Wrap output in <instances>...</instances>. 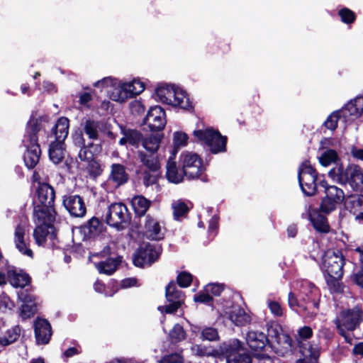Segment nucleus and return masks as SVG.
<instances>
[{
  "instance_id": "41",
  "label": "nucleus",
  "mask_w": 363,
  "mask_h": 363,
  "mask_svg": "<svg viewBox=\"0 0 363 363\" xmlns=\"http://www.w3.org/2000/svg\"><path fill=\"white\" fill-rule=\"evenodd\" d=\"M21 328L15 325L8 329L4 335H0V345L6 346L16 342L21 335Z\"/></svg>"
},
{
  "instance_id": "1",
  "label": "nucleus",
  "mask_w": 363,
  "mask_h": 363,
  "mask_svg": "<svg viewBox=\"0 0 363 363\" xmlns=\"http://www.w3.org/2000/svg\"><path fill=\"white\" fill-rule=\"evenodd\" d=\"M40 123L37 119H30L27 124L22 143L26 148L23 160L26 167L32 169L38 163L41 150L38 143V133L40 130Z\"/></svg>"
},
{
  "instance_id": "43",
  "label": "nucleus",
  "mask_w": 363,
  "mask_h": 363,
  "mask_svg": "<svg viewBox=\"0 0 363 363\" xmlns=\"http://www.w3.org/2000/svg\"><path fill=\"white\" fill-rule=\"evenodd\" d=\"M126 94L128 98H132L136 95L140 94L145 89V85L143 82L139 79H133L129 82H124Z\"/></svg>"
},
{
  "instance_id": "54",
  "label": "nucleus",
  "mask_w": 363,
  "mask_h": 363,
  "mask_svg": "<svg viewBox=\"0 0 363 363\" xmlns=\"http://www.w3.org/2000/svg\"><path fill=\"white\" fill-rule=\"evenodd\" d=\"M267 306L274 316L281 317L284 315V308L278 301L268 300Z\"/></svg>"
},
{
  "instance_id": "20",
  "label": "nucleus",
  "mask_w": 363,
  "mask_h": 363,
  "mask_svg": "<svg viewBox=\"0 0 363 363\" xmlns=\"http://www.w3.org/2000/svg\"><path fill=\"white\" fill-rule=\"evenodd\" d=\"M38 220V225L35 228L33 238L35 243L39 245H43L48 239L53 240L56 238L55 227L51 224L52 221Z\"/></svg>"
},
{
  "instance_id": "64",
  "label": "nucleus",
  "mask_w": 363,
  "mask_h": 363,
  "mask_svg": "<svg viewBox=\"0 0 363 363\" xmlns=\"http://www.w3.org/2000/svg\"><path fill=\"white\" fill-rule=\"evenodd\" d=\"M352 280L363 288V267L352 274Z\"/></svg>"
},
{
  "instance_id": "58",
  "label": "nucleus",
  "mask_w": 363,
  "mask_h": 363,
  "mask_svg": "<svg viewBox=\"0 0 363 363\" xmlns=\"http://www.w3.org/2000/svg\"><path fill=\"white\" fill-rule=\"evenodd\" d=\"M188 136L183 132H176L174 134V149L185 146L187 144Z\"/></svg>"
},
{
  "instance_id": "23",
  "label": "nucleus",
  "mask_w": 363,
  "mask_h": 363,
  "mask_svg": "<svg viewBox=\"0 0 363 363\" xmlns=\"http://www.w3.org/2000/svg\"><path fill=\"white\" fill-rule=\"evenodd\" d=\"M313 336V330L309 326H303L297 330L296 340L301 353L309 354V351L319 348L318 345L313 346L308 340Z\"/></svg>"
},
{
  "instance_id": "42",
  "label": "nucleus",
  "mask_w": 363,
  "mask_h": 363,
  "mask_svg": "<svg viewBox=\"0 0 363 363\" xmlns=\"http://www.w3.org/2000/svg\"><path fill=\"white\" fill-rule=\"evenodd\" d=\"M174 100L176 101L172 102V106H179L183 109H188L191 107V101L186 95V93L179 87L176 88Z\"/></svg>"
},
{
  "instance_id": "11",
  "label": "nucleus",
  "mask_w": 363,
  "mask_h": 363,
  "mask_svg": "<svg viewBox=\"0 0 363 363\" xmlns=\"http://www.w3.org/2000/svg\"><path fill=\"white\" fill-rule=\"evenodd\" d=\"M162 248L159 245L147 244L140 247L135 253L133 263L135 266L145 267L150 266L160 257Z\"/></svg>"
},
{
  "instance_id": "57",
  "label": "nucleus",
  "mask_w": 363,
  "mask_h": 363,
  "mask_svg": "<svg viewBox=\"0 0 363 363\" xmlns=\"http://www.w3.org/2000/svg\"><path fill=\"white\" fill-rule=\"evenodd\" d=\"M184 357L180 353L176 352L163 357L158 363H183Z\"/></svg>"
},
{
  "instance_id": "7",
  "label": "nucleus",
  "mask_w": 363,
  "mask_h": 363,
  "mask_svg": "<svg viewBox=\"0 0 363 363\" xmlns=\"http://www.w3.org/2000/svg\"><path fill=\"white\" fill-rule=\"evenodd\" d=\"M194 135L207 145L214 154L225 151L227 138L217 130L211 128L198 130L194 132Z\"/></svg>"
},
{
  "instance_id": "48",
  "label": "nucleus",
  "mask_w": 363,
  "mask_h": 363,
  "mask_svg": "<svg viewBox=\"0 0 363 363\" xmlns=\"http://www.w3.org/2000/svg\"><path fill=\"white\" fill-rule=\"evenodd\" d=\"M342 118L344 119L342 109L333 112L325 121V127L331 130H334L337 127L338 121Z\"/></svg>"
},
{
  "instance_id": "59",
  "label": "nucleus",
  "mask_w": 363,
  "mask_h": 363,
  "mask_svg": "<svg viewBox=\"0 0 363 363\" xmlns=\"http://www.w3.org/2000/svg\"><path fill=\"white\" fill-rule=\"evenodd\" d=\"M102 225L100 220L96 218H92L89 220L88 223L89 231L92 235H96L101 232Z\"/></svg>"
},
{
  "instance_id": "37",
  "label": "nucleus",
  "mask_w": 363,
  "mask_h": 363,
  "mask_svg": "<svg viewBox=\"0 0 363 363\" xmlns=\"http://www.w3.org/2000/svg\"><path fill=\"white\" fill-rule=\"evenodd\" d=\"M9 281L15 287H24L30 283L29 276L24 272H17L15 270L8 272Z\"/></svg>"
},
{
  "instance_id": "32",
  "label": "nucleus",
  "mask_w": 363,
  "mask_h": 363,
  "mask_svg": "<svg viewBox=\"0 0 363 363\" xmlns=\"http://www.w3.org/2000/svg\"><path fill=\"white\" fill-rule=\"evenodd\" d=\"M65 154V143L60 141L52 142L49 148V157L54 164L60 163Z\"/></svg>"
},
{
  "instance_id": "13",
  "label": "nucleus",
  "mask_w": 363,
  "mask_h": 363,
  "mask_svg": "<svg viewBox=\"0 0 363 363\" xmlns=\"http://www.w3.org/2000/svg\"><path fill=\"white\" fill-rule=\"evenodd\" d=\"M180 161L184 174L189 179L197 178L203 170L201 159L197 154L189 152H183L181 155Z\"/></svg>"
},
{
  "instance_id": "34",
  "label": "nucleus",
  "mask_w": 363,
  "mask_h": 363,
  "mask_svg": "<svg viewBox=\"0 0 363 363\" xmlns=\"http://www.w3.org/2000/svg\"><path fill=\"white\" fill-rule=\"evenodd\" d=\"M171 208L174 219L176 220H181L186 218L190 209L188 203L182 199L173 201Z\"/></svg>"
},
{
  "instance_id": "8",
  "label": "nucleus",
  "mask_w": 363,
  "mask_h": 363,
  "mask_svg": "<svg viewBox=\"0 0 363 363\" xmlns=\"http://www.w3.org/2000/svg\"><path fill=\"white\" fill-rule=\"evenodd\" d=\"M345 259L339 250H328L323 257V269L327 275L342 277Z\"/></svg>"
},
{
  "instance_id": "26",
  "label": "nucleus",
  "mask_w": 363,
  "mask_h": 363,
  "mask_svg": "<svg viewBox=\"0 0 363 363\" xmlns=\"http://www.w3.org/2000/svg\"><path fill=\"white\" fill-rule=\"evenodd\" d=\"M362 113H363V96L357 97L342 108V116L345 121H349L350 117L357 118Z\"/></svg>"
},
{
  "instance_id": "61",
  "label": "nucleus",
  "mask_w": 363,
  "mask_h": 363,
  "mask_svg": "<svg viewBox=\"0 0 363 363\" xmlns=\"http://www.w3.org/2000/svg\"><path fill=\"white\" fill-rule=\"evenodd\" d=\"M341 20L345 23H350L354 20V13L348 9H343L339 11Z\"/></svg>"
},
{
  "instance_id": "28",
  "label": "nucleus",
  "mask_w": 363,
  "mask_h": 363,
  "mask_svg": "<svg viewBox=\"0 0 363 363\" xmlns=\"http://www.w3.org/2000/svg\"><path fill=\"white\" fill-rule=\"evenodd\" d=\"M310 208L311 207L309 206L308 217L313 228L320 233H328L330 230V226L326 217L315 210L311 211Z\"/></svg>"
},
{
  "instance_id": "18",
  "label": "nucleus",
  "mask_w": 363,
  "mask_h": 363,
  "mask_svg": "<svg viewBox=\"0 0 363 363\" xmlns=\"http://www.w3.org/2000/svg\"><path fill=\"white\" fill-rule=\"evenodd\" d=\"M267 337L274 339L277 345L285 351L291 350V338L282 332L281 327L274 321H269L266 324Z\"/></svg>"
},
{
  "instance_id": "25",
  "label": "nucleus",
  "mask_w": 363,
  "mask_h": 363,
  "mask_svg": "<svg viewBox=\"0 0 363 363\" xmlns=\"http://www.w3.org/2000/svg\"><path fill=\"white\" fill-rule=\"evenodd\" d=\"M35 335L38 344L48 343L52 332L49 322L45 319H37L34 323Z\"/></svg>"
},
{
  "instance_id": "52",
  "label": "nucleus",
  "mask_w": 363,
  "mask_h": 363,
  "mask_svg": "<svg viewBox=\"0 0 363 363\" xmlns=\"http://www.w3.org/2000/svg\"><path fill=\"white\" fill-rule=\"evenodd\" d=\"M88 162L87 171L91 177L96 178L101 174L103 169L99 161L92 159Z\"/></svg>"
},
{
  "instance_id": "55",
  "label": "nucleus",
  "mask_w": 363,
  "mask_h": 363,
  "mask_svg": "<svg viewBox=\"0 0 363 363\" xmlns=\"http://www.w3.org/2000/svg\"><path fill=\"white\" fill-rule=\"evenodd\" d=\"M35 303H23L21 306V316L23 319L29 318L35 314Z\"/></svg>"
},
{
  "instance_id": "10",
  "label": "nucleus",
  "mask_w": 363,
  "mask_h": 363,
  "mask_svg": "<svg viewBox=\"0 0 363 363\" xmlns=\"http://www.w3.org/2000/svg\"><path fill=\"white\" fill-rule=\"evenodd\" d=\"M362 311L354 307L352 309L342 311L335 320L337 328H344L347 330L354 331L362 321Z\"/></svg>"
},
{
  "instance_id": "29",
  "label": "nucleus",
  "mask_w": 363,
  "mask_h": 363,
  "mask_svg": "<svg viewBox=\"0 0 363 363\" xmlns=\"http://www.w3.org/2000/svg\"><path fill=\"white\" fill-rule=\"evenodd\" d=\"M121 133L123 137L120 139L118 143L121 145H125L127 144L137 147L142 140V134L134 129H126L121 127Z\"/></svg>"
},
{
  "instance_id": "63",
  "label": "nucleus",
  "mask_w": 363,
  "mask_h": 363,
  "mask_svg": "<svg viewBox=\"0 0 363 363\" xmlns=\"http://www.w3.org/2000/svg\"><path fill=\"white\" fill-rule=\"evenodd\" d=\"M13 304L8 296L0 298V310L6 312V310H11Z\"/></svg>"
},
{
  "instance_id": "62",
  "label": "nucleus",
  "mask_w": 363,
  "mask_h": 363,
  "mask_svg": "<svg viewBox=\"0 0 363 363\" xmlns=\"http://www.w3.org/2000/svg\"><path fill=\"white\" fill-rule=\"evenodd\" d=\"M223 291V286L218 284H209L206 286L205 291L211 293L213 296H218Z\"/></svg>"
},
{
  "instance_id": "45",
  "label": "nucleus",
  "mask_w": 363,
  "mask_h": 363,
  "mask_svg": "<svg viewBox=\"0 0 363 363\" xmlns=\"http://www.w3.org/2000/svg\"><path fill=\"white\" fill-rule=\"evenodd\" d=\"M325 195L338 204L341 203L345 198L343 191L335 186L326 187Z\"/></svg>"
},
{
  "instance_id": "6",
  "label": "nucleus",
  "mask_w": 363,
  "mask_h": 363,
  "mask_svg": "<svg viewBox=\"0 0 363 363\" xmlns=\"http://www.w3.org/2000/svg\"><path fill=\"white\" fill-rule=\"evenodd\" d=\"M130 220L126 206L122 203H113L108 206L105 215V220L111 227L118 230L124 229Z\"/></svg>"
},
{
  "instance_id": "21",
  "label": "nucleus",
  "mask_w": 363,
  "mask_h": 363,
  "mask_svg": "<svg viewBox=\"0 0 363 363\" xmlns=\"http://www.w3.org/2000/svg\"><path fill=\"white\" fill-rule=\"evenodd\" d=\"M63 205L70 215L74 217H83L86 212L84 199L79 195L69 194L65 196Z\"/></svg>"
},
{
  "instance_id": "2",
  "label": "nucleus",
  "mask_w": 363,
  "mask_h": 363,
  "mask_svg": "<svg viewBox=\"0 0 363 363\" xmlns=\"http://www.w3.org/2000/svg\"><path fill=\"white\" fill-rule=\"evenodd\" d=\"M37 195L34 217L37 220L54 221L56 212L54 208L55 193L53 188L46 183L40 184L37 190Z\"/></svg>"
},
{
  "instance_id": "15",
  "label": "nucleus",
  "mask_w": 363,
  "mask_h": 363,
  "mask_svg": "<svg viewBox=\"0 0 363 363\" xmlns=\"http://www.w3.org/2000/svg\"><path fill=\"white\" fill-rule=\"evenodd\" d=\"M74 142L75 145L80 147L78 157L82 161H90L95 155H99L102 150L100 143L91 142L86 144L82 133L76 134L74 138Z\"/></svg>"
},
{
  "instance_id": "44",
  "label": "nucleus",
  "mask_w": 363,
  "mask_h": 363,
  "mask_svg": "<svg viewBox=\"0 0 363 363\" xmlns=\"http://www.w3.org/2000/svg\"><path fill=\"white\" fill-rule=\"evenodd\" d=\"M162 136L160 134L150 135L143 140V145L150 153H156L157 151Z\"/></svg>"
},
{
  "instance_id": "51",
  "label": "nucleus",
  "mask_w": 363,
  "mask_h": 363,
  "mask_svg": "<svg viewBox=\"0 0 363 363\" xmlns=\"http://www.w3.org/2000/svg\"><path fill=\"white\" fill-rule=\"evenodd\" d=\"M308 353V354L301 353L303 358L298 359L296 363H318L320 354L319 348L310 350Z\"/></svg>"
},
{
  "instance_id": "9",
  "label": "nucleus",
  "mask_w": 363,
  "mask_h": 363,
  "mask_svg": "<svg viewBox=\"0 0 363 363\" xmlns=\"http://www.w3.org/2000/svg\"><path fill=\"white\" fill-rule=\"evenodd\" d=\"M298 182L301 190L306 196H312L316 191L317 174L310 162L305 161L298 170Z\"/></svg>"
},
{
  "instance_id": "24",
  "label": "nucleus",
  "mask_w": 363,
  "mask_h": 363,
  "mask_svg": "<svg viewBox=\"0 0 363 363\" xmlns=\"http://www.w3.org/2000/svg\"><path fill=\"white\" fill-rule=\"evenodd\" d=\"M145 235L147 238L160 240L164 238L165 229L160 225V222L150 216H147L145 223Z\"/></svg>"
},
{
  "instance_id": "14",
  "label": "nucleus",
  "mask_w": 363,
  "mask_h": 363,
  "mask_svg": "<svg viewBox=\"0 0 363 363\" xmlns=\"http://www.w3.org/2000/svg\"><path fill=\"white\" fill-rule=\"evenodd\" d=\"M97 87H106L107 93L111 100L123 102L128 99L126 89L124 83L118 82L111 77H105L96 82L94 84Z\"/></svg>"
},
{
  "instance_id": "16",
  "label": "nucleus",
  "mask_w": 363,
  "mask_h": 363,
  "mask_svg": "<svg viewBox=\"0 0 363 363\" xmlns=\"http://www.w3.org/2000/svg\"><path fill=\"white\" fill-rule=\"evenodd\" d=\"M28 231V223L21 220L15 228L13 242L16 248L23 255L33 258V252L29 247L28 239L26 238V233Z\"/></svg>"
},
{
  "instance_id": "50",
  "label": "nucleus",
  "mask_w": 363,
  "mask_h": 363,
  "mask_svg": "<svg viewBox=\"0 0 363 363\" xmlns=\"http://www.w3.org/2000/svg\"><path fill=\"white\" fill-rule=\"evenodd\" d=\"M186 333L182 325L176 324L169 333V337L174 342H180L185 339Z\"/></svg>"
},
{
  "instance_id": "40",
  "label": "nucleus",
  "mask_w": 363,
  "mask_h": 363,
  "mask_svg": "<svg viewBox=\"0 0 363 363\" xmlns=\"http://www.w3.org/2000/svg\"><path fill=\"white\" fill-rule=\"evenodd\" d=\"M131 203L137 215L143 216L150 206V201L143 196H135L132 199Z\"/></svg>"
},
{
  "instance_id": "53",
  "label": "nucleus",
  "mask_w": 363,
  "mask_h": 363,
  "mask_svg": "<svg viewBox=\"0 0 363 363\" xmlns=\"http://www.w3.org/2000/svg\"><path fill=\"white\" fill-rule=\"evenodd\" d=\"M288 302L291 308L296 311L297 313L306 316V312L303 311L302 307L301 306V305H304L301 298L298 301L296 296L293 293L290 292L289 294Z\"/></svg>"
},
{
  "instance_id": "49",
  "label": "nucleus",
  "mask_w": 363,
  "mask_h": 363,
  "mask_svg": "<svg viewBox=\"0 0 363 363\" xmlns=\"http://www.w3.org/2000/svg\"><path fill=\"white\" fill-rule=\"evenodd\" d=\"M340 278L330 275H327L325 277L327 285L331 293H340L342 291V286L340 281Z\"/></svg>"
},
{
  "instance_id": "19",
  "label": "nucleus",
  "mask_w": 363,
  "mask_h": 363,
  "mask_svg": "<svg viewBox=\"0 0 363 363\" xmlns=\"http://www.w3.org/2000/svg\"><path fill=\"white\" fill-rule=\"evenodd\" d=\"M167 123L164 109L158 106L151 107L144 119V123L148 126L150 130H162Z\"/></svg>"
},
{
  "instance_id": "38",
  "label": "nucleus",
  "mask_w": 363,
  "mask_h": 363,
  "mask_svg": "<svg viewBox=\"0 0 363 363\" xmlns=\"http://www.w3.org/2000/svg\"><path fill=\"white\" fill-rule=\"evenodd\" d=\"M191 351L193 354L199 357L212 356L215 357H220V345L218 348L213 349L201 345H194L191 347Z\"/></svg>"
},
{
  "instance_id": "60",
  "label": "nucleus",
  "mask_w": 363,
  "mask_h": 363,
  "mask_svg": "<svg viewBox=\"0 0 363 363\" xmlns=\"http://www.w3.org/2000/svg\"><path fill=\"white\" fill-rule=\"evenodd\" d=\"M177 281L180 286L187 287L192 281V277L189 273L182 272L177 276Z\"/></svg>"
},
{
  "instance_id": "39",
  "label": "nucleus",
  "mask_w": 363,
  "mask_h": 363,
  "mask_svg": "<svg viewBox=\"0 0 363 363\" xmlns=\"http://www.w3.org/2000/svg\"><path fill=\"white\" fill-rule=\"evenodd\" d=\"M138 157L144 166L152 172H156L160 169V162L155 153L146 154L142 151L138 152Z\"/></svg>"
},
{
  "instance_id": "17",
  "label": "nucleus",
  "mask_w": 363,
  "mask_h": 363,
  "mask_svg": "<svg viewBox=\"0 0 363 363\" xmlns=\"http://www.w3.org/2000/svg\"><path fill=\"white\" fill-rule=\"evenodd\" d=\"M106 124L101 121L88 119L82 123V132L89 140L93 141L99 140L100 133L102 132H106L110 138L114 139L115 135L109 130L106 131Z\"/></svg>"
},
{
  "instance_id": "46",
  "label": "nucleus",
  "mask_w": 363,
  "mask_h": 363,
  "mask_svg": "<svg viewBox=\"0 0 363 363\" xmlns=\"http://www.w3.org/2000/svg\"><path fill=\"white\" fill-rule=\"evenodd\" d=\"M337 154L336 151L328 149L324 150L320 155L318 157L320 163L325 167L329 166L332 163H334L337 160Z\"/></svg>"
},
{
  "instance_id": "31",
  "label": "nucleus",
  "mask_w": 363,
  "mask_h": 363,
  "mask_svg": "<svg viewBox=\"0 0 363 363\" xmlns=\"http://www.w3.org/2000/svg\"><path fill=\"white\" fill-rule=\"evenodd\" d=\"M176 88L174 86L162 85L156 89L155 94L161 102L172 105V102L176 101L174 100Z\"/></svg>"
},
{
  "instance_id": "3",
  "label": "nucleus",
  "mask_w": 363,
  "mask_h": 363,
  "mask_svg": "<svg viewBox=\"0 0 363 363\" xmlns=\"http://www.w3.org/2000/svg\"><path fill=\"white\" fill-rule=\"evenodd\" d=\"M329 176L341 184H348L354 191H363V169L358 165L350 164L346 169L336 167L329 172Z\"/></svg>"
},
{
  "instance_id": "30",
  "label": "nucleus",
  "mask_w": 363,
  "mask_h": 363,
  "mask_svg": "<svg viewBox=\"0 0 363 363\" xmlns=\"http://www.w3.org/2000/svg\"><path fill=\"white\" fill-rule=\"evenodd\" d=\"M69 121L68 118L61 117L57 120L52 130V134L55 135V141L64 143L69 133Z\"/></svg>"
},
{
  "instance_id": "33",
  "label": "nucleus",
  "mask_w": 363,
  "mask_h": 363,
  "mask_svg": "<svg viewBox=\"0 0 363 363\" xmlns=\"http://www.w3.org/2000/svg\"><path fill=\"white\" fill-rule=\"evenodd\" d=\"M229 319L235 325L242 326L250 322V317L240 307H233L228 313Z\"/></svg>"
},
{
  "instance_id": "22",
  "label": "nucleus",
  "mask_w": 363,
  "mask_h": 363,
  "mask_svg": "<svg viewBox=\"0 0 363 363\" xmlns=\"http://www.w3.org/2000/svg\"><path fill=\"white\" fill-rule=\"evenodd\" d=\"M245 340L249 347L255 352L262 351L269 343L267 336L263 332L257 330H249Z\"/></svg>"
},
{
  "instance_id": "27",
  "label": "nucleus",
  "mask_w": 363,
  "mask_h": 363,
  "mask_svg": "<svg viewBox=\"0 0 363 363\" xmlns=\"http://www.w3.org/2000/svg\"><path fill=\"white\" fill-rule=\"evenodd\" d=\"M128 174L126 172L125 167L121 164H113L111 167V172L108 177V181L113 183L116 186H119L128 182Z\"/></svg>"
},
{
  "instance_id": "35",
  "label": "nucleus",
  "mask_w": 363,
  "mask_h": 363,
  "mask_svg": "<svg viewBox=\"0 0 363 363\" xmlns=\"http://www.w3.org/2000/svg\"><path fill=\"white\" fill-rule=\"evenodd\" d=\"M121 262V259L119 257H111L96 264V267L99 273L111 275L116 270Z\"/></svg>"
},
{
  "instance_id": "47",
  "label": "nucleus",
  "mask_w": 363,
  "mask_h": 363,
  "mask_svg": "<svg viewBox=\"0 0 363 363\" xmlns=\"http://www.w3.org/2000/svg\"><path fill=\"white\" fill-rule=\"evenodd\" d=\"M201 339L202 340L216 341L219 340L217 329L213 327H205L201 330Z\"/></svg>"
},
{
  "instance_id": "4",
  "label": "nucleus",
  "mask_w": 363,
  "mask_h": 363,
  "mask_svg": "<svg viewBox=\"0 0 363 363\" xmlns=\"http://www.w3.org/2000/svg\"><path fill=\"white\" fill-rule=\"evenodd\" d=\"M220 356L225 357L227 363H251L252 357L245 351L243 343L232 339L220 344Z\"/></svg>"
},
{
  "instance_id": "12",
  "label": "nucleus",
  "mask_w": 363,
  "mask_h": 363,
  "mask_svg": "<svg viewBox=\"0 0 363 363\" xmlns=\"http://www.w3.org/2000/svg\"><path fill=\"white\" fill-rule=\"evenodd\" d=\"M165 295L169 304L158 307V310L161 313H174L184 302L183 292L178 289L176 284L174 282H170L167 286Z\"/></svg>"
},
{
  "instance_id": "56",
  "label": "nucleus",
  "mask_w": 363,
  "mask_h": 363,
  "mask_svg": "<svg viewBox=\"0 0 363 363\" xmlns=\"http://www.w3.org/2000/svg\"><path fill=\"white\" fill-rule=\"evenodd\" d=\"M337 204L338 203H337L336 202H335L325 195V196L322 200L320 204V210L323 212L329 213L336 208Z\"/></svg>"
},
{
  "instance_id": "5",
  "label": "nucleus",
  "mask_w": 363,
  "mask_h": 363,
  "mask_svg": "<svg viewBox=\"0 0 363 363\" xmlns=\"http://www.w3.org/2000/svg\"><path fill=\"white\" fill-rule=\"evenodd\" d=\"M301 301L304 305H301L303 312H306V317L314 318L319 308V301L320 292L319 289L310 282L305 281L302 284L300 292Z\"/></svg>"
},
{
  "instance_id": "36",
  "label": "nucleus",
  "mask_w": 363,
  "mask_h": 363,
  "mask_svg": "<svg viewBox=\"0 0 363 363\" xmlns=\"http://www.w3.org/2000/svg\"><path fill=\"white\" fill-rule=\"evenodd\" d=\"M184 176V170L179 171L175 162L169 158L167 163V177L168 180L172 183L178 184L182 182Z\"/></svg>"
}]
</instances>
